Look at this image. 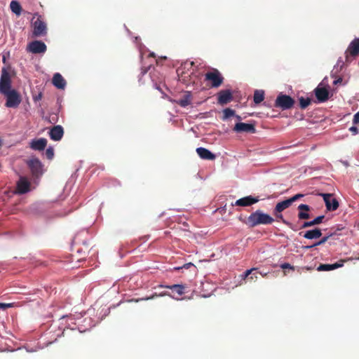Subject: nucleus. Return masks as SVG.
<instances>
[{"mask_svg":"<svg viewBox=\"0 0 359 359\" xmlns=\"http://www.w3.org/2000/svg\"><path fill=\"white\" fill-rule=\"evenodd\" d=\"M326 208L329 211H334L339 208V202L335 198H332L330 194H322Z\"/></svg>","mask_w":359,"mask_h":359,"instance_id":"11","label":"nucleus"},{"mask_svg":"<svg viewBox=\"0 0 359 359\" xmlns=\"http://www.w3.org/2000/svg\"><path fill=\"white\" fill-rule=\"evenodd\" d=\"M314 92L318 102H325L329 99L330 93L326 88L318 86Z\"/></svg>","mask_w":359,"mask_h":359,"instance_id":"15","label":"nucleus"},{"mask_svg":"<svg viewBox=\"0 0 359 359\" xmlns=\"http://www.w3.org/2000/svg\"><path fill=\"white\" fill-rule=\"evenodd\" d=\"M32 27L33 28V37L44 36L47 34L46 24L42 20L41 15H39L37 13H34L33 15L32 19Z\"/></svg>","mask_w":359,"mask_h":359,"instance_id":"2","label":"nucleus"},{"mask_svg":"<svg viewBox=\"0 0 359 359\" xmlns=\"http://www.w3.org/2000/svg\"><path fill=\"white\" fill-rule=\"evenodd\" d=\"M63 135V128L60 125L53 126L49 131V136L50 139L54 141L60 140L62 138Z\"/></svg>","mask_w":359,"mask_h":359,"instance_id":"16","label":"nucleus"},{"mask_svg":"<svg viewBox=\"0 0 359 359\" xmlns=\"http://www.w3.org/2000/svg\"><path fill=\"white\" fill-rule=\"evenodd\" d=\"M27 165L33 176L38 177L42 175V164L38 158H34L30 159L27 162Z\"/></svg>","mask_w":359,"mask_h":359,"instance_id":"9","label":"nucleus"},{"mask_svg":"<svg viewBox=\"0 0 359 359\" xmlns=\"http://www.w3.org/2000/svg\"><path fill=\"white\" fill-rule=\"evenodd\" d=\"M53 84L58 89H64L66 81L60 73H55L53 77Z\"/></svg>","mask_w":359,"mask_h":359,"instance_id":"19","label":"nucleus"},{"mask_svg":"<svg viewBox=\"0 0 359 359\" xmlns=\"http://www.w3.org/2000/svg\"><path fill=\"white\" fill-rule=\"evenodd\" d=\"M349 130L353 133V135H356L358 133V130L357 127H355V126H351L349 128Z\"/></svg>","mask_w":359,"mask_h":359,"instance_id":"42","label":"nucleus"},{"mask_svg":"<svg viewBox=\"0 0 359 359\" xmlns=\"http://www.w3.org/2000/svg\"><path fill=\"white\" fill-rule=\"evenodd\" d=\"M148 69H149V67H148V68H147V67H142V68L141 69V74H142V75L145 74L147 72Z\"/></svg>","mask_w":359,"mask_h":359,"instance_id":"43","label":"nucleus"},{"mask_svg":"<svg viewBox=\"0 0 359 359\" xmlns=\"http://www.w3.org/2000/svg\"><path fill=\"white\" fill-rule=\"evenodd\" d=\"M6 97V106L11 108H16L21 102V97L15 90H11L4 94Z\"/></svg>","mask_w":359,"mask_h":359,"instance_id":"6","label":"nucleus"},{"mask_svg":"<svg viewBox=\"0 0 359 359\" xmlns=\"http://www.w3.org/2000/svg\"><path fill=\"white\" fill-rule=\"evenodd\" d=\"M30 182L25 177H20L16 183L15 194H24L30 191Z\"/></svg>","mask_w":359,"mask_h":359,"instance_id":"10","label":"nucleus"},{"mask_svg":"<svg viewBox=\"0 0 359 359\" xmlns=\"http://www.w3.org/2000/svg\"><path fill=\"white\" fill-rule=\"evenodd\" d=\"M41 97H42L41 94V93H39L37 96H36V97H34V100L35 101L39 100H41Z\"/></svg>","mask_w":359,"mask_h":359,"instance_id":"46","label":"nucleus"},{"mask_svg":"<svg viewBox=\"0 0 359 359\" xmlns=\"http://www.w3.org/2000/svg\"><path fill=\"white\" fill-rule=\"evenodd\" d=\"M274 221L275 219L270 215L264 212L261 210H257L247 217L245 223L252 228L259 225L271 224Z\"/></svg>","mask_w":359,"mask_h":359,"instance_id":"1","label":"nucleus"},{"mask_svg":"<svg viewBox=\"0 0 359 359\" xmlns=\"http://www.w3.org/2000/svg\"><path fill=\"white\" fill-rule=\"evenodd\" d=\"M353 123L354 124H358L359 123V111L357 112L354 116H353Z\"/></svg>","mask_w":359,"mask_h":359,"instance_id":"41","label":"nucleus"},{"mask_svg":"<svg viewBox=\"0 0 359 359\" xmlns=\"http://www.w3.org/2000/svg\"><path fill=\"white\" fill-rule=\"evenodd\" d=\"M236 118H237L238 119H241V116H236Z\"/></svg>","mask_w":359,"mask_h":359,"instance_id":"49","label":"nucleus"},{"mask_svg":"<svg viewBox=\"0 0 359 359\" xmlns=\"http://www.w3.org/2000/svg\"><path fill=\"white\" fill-rule=\"evenodd\" d=\"M194 72V69H192V72L190 73V75Z\"/></svg>","mask_w":359,"mask_h":359,"instance_id":"51","label":"nucleus"},{"mask_svg":"<svg viewBox=\"0 0 359 359\" xmlns=\"http://www.w3.org/2000/svg\"><path fill=\"white\" fill-rule=\"evenodd\" d=\"M233 130L236 133H255L256 132L255 125L243 122L237 123Z\"/></svg>","mask_w":359,"mask_h":359,"instance_id":"12","label":"nucleus"},{"mask_svg":"<svg viewBox=\"0 0 359 359\" xmlns=\"http://www.w3.org/2000/svg\"><path fill=\"white\" fill-rule=\"evenodd\" d=\"M253 99L255 104H259L264 99V92L261 90H256L254 93Z\"/></svg>","mask_w":359,"mask_h":359,"instance_id":"29","label":"nucleus"},{"mask_svg":"<svg viewBox=\"0 0 359 359\" xmlns=\"http://www.w3.org/2000/svg\"><path fill=\"white\" fill-rule=\"evenodd\" d=\"M280 267L283 269H292L294 270V266H292L289 263H284V264H282L280 265Z\"/></svg>","mask_w":359,"mask_h":359,"instance_id":"40","label":"nucleus"},{"mask_svg":"<svg viewBox=\"0 0 359 359\" xmlns=\"http://www.w3.org/2000/svg\"><path fill=\"white\" fill-rule=\"evenodd\" d=\"M177 104L182 107H186L189 105L191 102V94L189 91L185 93V94L177 101Z\"/></svg>","mask_w":359,"mask_h":359,"instance_id":"23","label":"nucleus"},{"mask_svg":"<svg viewBox=\"0 0 359 359\" xmlns=\"http://www.w3.org/2000/svg\"><path fill=\"white\" fill-rule=\"evenodd\" d=\"M292 204V203H291L289 198L283 201L279 202L276 205L275 208L273 210V213L282 212L283 210L288 208Z\"/></svg>","mask_w":359,"mask_h":359,"instance_id":"22","label":"nucleus"},{"mask_svg":"<svg viewBox=\"0 0 359 359\" xmlns=\"http://www.w3.org/2000/svg\"><path fill=\"white\" fill-rule=\"evenodd\" d=\"M340 80H337L334 83H339Z\"/></svg>","mask_w":359,"mask_h":359,"instance_id":"50","label":"nucleus"},{"mask_svg":"<svg viewBox=\"0 0 359 359\" xmlns=\"http://www.w3.org/2000/svg\"><path fill=\"white\" fill-rule=\"evenodd\" d=\"M259 201L258 197H253L252 196H245L237 200L233 205L237 206H250L257 203Z\"/></svg>","mask_w":359,"mask_h":359,"instance_id":"13","label":"nucleus"},{"mask_svg":"<svg viewBox=\"0 0 359 359\" xmlns=\"http://www.w3.org/2000/svg\"><path fill=\"white\" fill-rule=\"evenodd\" d=\"M299 212L298 213V218L299 219H307L310 218V215L307 212L310 211V206L306 204H300L298 206Z\"/></svg>","mask_w":359,"mask_h":359,"instance_id":"21","label":"nucleus"},{"mask_svg":"<svg viewBox=\"0 0 359 359\" xmlns=\"http://www.w3.org/2000/svg\"><path fill=\"white\" fill-rule=\"evenodd\" d=\"M294 104V100L290 95L280 94L276 97L275 107L283 110L291 109Z\"/></svg>","mask_w":359,"mask_h":359,"instance_id":"5","label":"nucleus"},{"mask_svg":"<svg viewBox=\"0 0 359 359\" xmlns=\"http://www.w3.org/2000/svg\"><path fill=\"white\" fill-rule=\"evenodd\" d=\"M299 106L301 109H306L311 102V100L309 97H301L299 98Z\"/></svg>","mask_w":359,"mask_h":359,"instance_id":"31","label":"nucleus"},{"mask_svg":"<svg viewBox=\"0 0 359 359\" xmlns=\"http://www.w3.org/2000/svg\"><path fill=\"white\" fill-rule=\"evenodd\" d=\"M11 80L10 75L6 70H4L0 79V93L4 95L11 91Z\"/></svg>","mask_w":359,"mask_h":359,"instance_id":"7","label":"nucleus"},{"mask_svg":"<svg viewBox=\"0 0 359 359\" xmlns=\"http://www.w3.org/2000/svg\"><path fill=\"white\" fill-rule=\"evenodd\" d=\"M159 287H165L172 290L173 292H176L178 295H182L184 293L185 287L182 285L175 284L172 285H160Z\"/></svg>","mask_w":359,"mask_h":359,"instance_id":"24","label":"nucleus"},{"mask_svg":"<svg viewBox=\"0 0 359 359\" xmlns=\"http://www.w3.org/2000/svg\"><path fill=\"white\" fill-rule=\"evenodd\" d=\"M47 145V140L45 138H39L34 140L30 143V147L36 151H43Z\"/></svg>","mask_w":359,"mask_h":359,"instance_id":"17","label":"nucleus"},{"mask_svg":"<svg viewBox=\"0 0 359 359\" xmlns=\"http://www.w3.org/2000/svg\"><path fill=\"white\" fill-rule=\"evenodd\" d=\"M196 153L202 159L214 160L216 158L214 154H212L210 151L203 147L197 148Z\"/></svg>","mask_w":359,"mask_h":359,"instance_id":"18","label":"nucleus"},{"mask_svg":"<svg viewBox=\"0 0 359 359\" xmlns=\"http://www.w3.org/2000/svg\"><path fill=\"white\" fill-rule=\"evenodd\" d=\"M10 8L13 13L17 15H20L22 12V7L19 2L16 1H12L10 4Z\"/></svg>","mask_w":359,"mask_h":359,"instance_id":"28","label":"nucleus"},{"mask_svg":"<svg viewBox=\"0 0 359 359\" xmlns=\"http://www.w3.org/2000/svg\"><path fill=\"white\" fill-rule=\"evenodd\" d=\"M316 245H314V244H313L311 245L303 246L302 248L308 250V249H311V248H312L313 247H316Z\"/></svg>","mask_w":359,"mask_h":359,"instance_id":"45","label":"nucleus"},{"mask_svg":"<svg viewBox=\"0 0 359 359\" xmlns=\"http://www.w3.org/2000/svg\"><path fill=\"white\" fill-rule=\"evenodd\" d=\"M257 270V268H252L250 269L246 270L241 276L242 279L247 280L248 281V278L250 277V275L252 274V272L256 271Z\"/></svg>","mask_w":359,"mask_h":359,"instance_id":"33","label":"nucleus"},{"mask_svg":"<svg viewBox=\"0 0 359 359\" xmlns=\"http://www.w3.org/2000/svg\"><path fill=\"white\" fill-rule=\"evenodd\" d=\"M224 78L217 69H212L205 74V81L213 88H219L224 82Z\"/></svg>","mask_w":359,"mask_h":359,"instance_id":"3","label":"nucleus"},{"mask_svg":"<svg viewBox=\"0 0 359 359\" xmlns=\"http://www.w3.org/2000/svg\"><path fill=\"white\" fill-rule=\"evenodd\" d=\"M163 296H170V297H171V295L168 292H161L160 294L154 293L152 295H151L149 297H144V298H142V299H137L136 302H138L140 300H145V301H147V300L154 299L156 297H163Z\"/></svg>","mask_w":359,"mask_h":359,"instance_id":"30","label":"nucleus"},{"mask_svg":"<svg viewBox=\"0 0 359 359\" xmlns=\"http://www.w3.org/2000/svg\"><path fill=\"white\" fill-rule=\"evenodd\" d=\"M46 156L48 159H52L54 156V150L52 147H48L46 150Z\"/></svg>","mask_w":359,"mask_h":359,"instance_id":"35","label":"nucleus"},{"mask_svg":"<svg viewBox=\"0 0 359 359\" xmlns=\"http://www.w3.org/2000/svg\"><path fill=\"white\" fill-rule=\"evenodd\" d=\"M194 65V62H184L177 69V74L179 78V81L185 83L189 84L191 83V78H190V74L185 72V69L189 70V69L192 68Z\"/></svg>","mask_w":359,"mask_h":359,"instance_id":"4","label":"nucleus"},{"mask_svg":"<svg viewBox=\"0 0 359 359\" xmlns=\"http://www.w3.org/2000/svg\"><path fill=\"white\" fill-rule=\"evenodd\" d=\"M347 51L353 57L359 55V38L355 39L351 42Z\"/></svg>","mask_w":359,"mask_h":359,"instance_id":"20","label":"nucleus"},{"mask_svg":"<svg viewBox=\"0 0 359 359\" xmlns=\"http://www.w3.org/2000/svg\"><path fill=\"white\" fill-rule=\"evenodd\" d=\"M257 274V270L256 271L252 272V274H250V277L248 278V281H255L258 278Z\"/></svg>","mask_w":359,"mask_h":359,"instance_id":"37","label":"nucleus"},{"mask_svg":"<svg viewBox=\"0 0 359 359\" xmlns=\"http://www.w3.org/2000/svg\"><path fill=\"white\" fill-rule=\"evenodd\" d=\"M258 273L260 274L262 276L265 277L267 276L268 273H264L262 271H258Z\"/></svg>","mask_w":359,"mask_h":359,"instance_id":"47","label":"nucleus"},{"mask_svg":"<svg viewBox=\"0 0 359 359\" xmlns=\"http://www.w3.org/2000/svg\"><path fill=\"white\" fill-rule=\"evenodd\" d=\"M46 45L41 41H33L27 47V50L34 54L43 53L46 51Z\"/></svg>","mask_w":359,"mask_h":359,"instance_id":"8","label":"nucleus"},{"mask_svg":"<svg viewBox=\"0 0 359 359\" xmlns=\"http://www.w3.org/2000/svg\"><path fill=\"white\" fill-rule=\"evenodd\" d=\"M343 266V262H341V263H335V264H321L319 265V266L318 267L317 270L318 271H331V270H334V269H338L341 266Z\"/></svg>","mask_w":359,"mask_h":359,"instance_id":"25","label":"nucleus"},{"mask_svg":"<svg viewBox=\"0 0 359 359\" xmlns=\"http://www.w3.org/2000/svg\"><path fill=\"white\" fill-rule=\"evenodd\" d=\"M303 196H304L303 194H297L294 195V196L290 198L289 199L290 200L291 203H293L294 201H296L298 199L302 198Z\"/></svg>","mask_w":359,"mask_h":359,"instance_id":"39","label":"nucleus"},{"mask_svg":"<svg viewBox=\"0 0 359 359\" xmlns=\"http://www.w3.org/2000/svg\"><path fill=\"white\" fill-rule=\"evenodd\" d=\"M191 264L189 263V264H184L182 267H177V268H175L176 270H179L180 269H182V268H186V269H188L189 268V266L191 265Z\"/></svg>","mask_w":359,"mask_h":359,"instance_id":"44","label":"nucleus"},{"mask_svg":"<svg viewBox=\"0 0 359 359\" xmlns=\"http://www.w3.org/2000/svg\"><path fill=\"white\" fill-rule=\"evenodd\" d=\"M331 236H332V234L330 235V236H324L318 242H316V243H314V245L318 246V245L324 244L325 242L327 241L328 238Z\"/></svg>","mask_w":359,"mask_h":359,"instance_id":"36","label":"nucleus"},{"mask_svg":"<svg viewBox=\"0 0 359 359\" xmlns=\"http://www.w3.org/2000/svg\"><path fill=\"white\" fill-rule=\"evenodd\" d=\"M233 100L232 93L230 90H222L218 93V103L224 105Z\"/></svg>","mask_w":359,"mask_h":359,"instance_id":"14","label":"nucleus"},{"mask_svg":"<svg viewBox=\"0 0 359 359\" xmlns=\"http://www.w3.org/2000/svg\"><path fill=\"white\" fill-rule=\"evenodd\" d=\"M223 119H226L235 114V111L230 109V108H226L223 110Z\"/></svg>","mask_w":359,"mask_h":359,"instance_id":"32","label":"nucleus"},{"mask_svg":"<svg viewBox=\"0 0 359 359\" xmlns=\"http://www.w3.org/2000/svg\"><path fill=\"white\" fill-rule=\"evenodd\" d=\"M13 304L11 303H0V309L6 310L8 308L13 307Z\"/></svg>","mask_w":359,"mask_h":359,"instance_id":"38","label":"nucleus"},{"mask_svg":"<svg viewBox=\"0 0 359 359\" xmlns=\"http://www.w3.org/2000/svg\"><path fill=\"white\" fill-rule=\"evenodd\" d=\"M322 233L320 229H315L313 230L307 231L304 235V237L306 239H315L318 238L321 236Z\"/></svg>","mask_w":359,"mask_h":359,"instance_id":"26","label":"nucleus"},{"mask_svg":"<svg viewBox=\"0 0 359 359\" xmlns=\"http://www.w3.org/2000/svg\"><path fill=\"white\" fill-rule=\"evenodd\" d=\"M324 218H325L324 215H320V216H318V217H316L312 221L305 222H304L302 228L304 229V228H308V227H310V226H314V225L319 224H320L323 222Z\"/></svg>","mask_w":359,"mask_h":359,"instance_id":"27","label":"nucleus"},{"mask_svg":"<svg viewBox=\"0 0 359 359\" xmlns=\"http://www.w3.org/2000/svg\"><path fill=\"white\" fill-rule=\"evenodd\" d=\"M276 219H280L283 224L290 226V223L287 222L284 218L281 212L273 213Z\"/></svg>","mask_w":359,"mask_h":359,"instance_id":"34","label":"nucleus"},{"mask_svg":"<svg viewBox=\"0 0 359 359\" xmlns=\"http://www.w3.org/2000/svg\"><path fill=\"white\" fill-rule=\"evenodd\" d=\"M155 86H156V89H158V90L161 91V88H160L159 85H157V84L156 83V84H155Z\"/></svg>","mask_w":359,"mask_h":359,"instance_id":"48","label":"nucleus"}]
</instances>
